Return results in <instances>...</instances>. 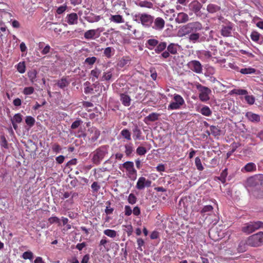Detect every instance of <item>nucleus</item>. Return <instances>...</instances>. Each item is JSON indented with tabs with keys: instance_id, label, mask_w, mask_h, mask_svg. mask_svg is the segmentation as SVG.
<instances>
[{
	"instance_id": "nucleus-1",
	"label": "nucleus",
	"mask_w": 263,
	"mask_h": 263,
	"mask_svg": "<svg viewBox=\"0 0 263 263\" xmlns=\"http://www.w3.org/2000/svg\"><path fill=\"white\" fill-rule=\"evenodd\" d=\"M108 145H102L97 148L92 152L90 157H91V162L96 165H99L101 161L108 154Z\"/></svg>"
},
{
	"instance_id": "nucleus-2",
	"label": "nucleus",
	"mask_w": 263,
	"mask_h": 263,
	"mask_svg": "<svg viewBox=\"0 0 263 263\" xmlns=\"http://www.w3.org/2000/svg\"><path fill=\"white\" fill-rule=\"evenodd\" d=\"M246 184L250 187H257V189L261 191V194H259V192L257 191L256 196L258 198L263 197V175L249 177L246 181Z\"/></svg>"
},
{
	"instance_id": "nucleus-3",
	"label": "nucleus",
	"mask_w": 263,
	"mask_h": 263,
	"mask_svg": "<svg viewBox=\"0 0 263 263\" xmlns=\"http://www.w3.org/2000/svg\"><path fill=\"white\" fill-rule=\"evenodd\" d=\"M201 23L199 22H193L187 23L180 29V32L182 35H185L190 33H196L202 29Z\"/></svg>"
},
{
	"instance_id": "nucleus-4",
	"label": "nucleus",
	"mask_w": 263,
	"mask_h": 263,
	"mask_svg": "<svg viewBox=\"0 0 263 263\" xmlns=\"http://www.w3.org/2000/svg\"><path fill=\"white\" fill-rule=\"evenodd\" d=\"M246 243L248 245L252 247H259L263 243V232L260 231L256 234L250 236Z\"/></svg>"
},
{
	"instance_id": "nucleus-5",
	"label": "nucleus",
	"mask_w": 263,
	"mask_h": 263,
	"mask_svg": "<svg viewBox=\"0 0 263 263\" xmlns=\"http://www.w3.org/2000/svg\"><path fill=\"white\" fill-rule=\"evenodd\" d=\"M260 228H263V222L252 221L244 224L241 228V231L243 233L249 234Z\"/></svg>"
},
{
	"instance_id": "nucleus-6",
	"label": "nucleus",
	"mask_w": 263,
	"mask_h": 263,
	"mask_svg": "<svg viewBox=\"0 0 263 263\" xmlns=\"http://www.w3.org/2000/svg\"><path fill=\"white\" fill-rule=\"evenodd\" d=\"M185 104V101L180 95L175 93L173 97V101L171 102L168 106V110H176L181 108Z\"/></svg>"
},
{
	"instance_id": "nucleus-7",
	"label": "nucleus",
	"mask_w": 263,
	"mask_h": 263,
	"mask_svg": "<svg viewBox=\"0 0 263 263\" xmlns=\"http://www.w3.org/2000/svg\"><path fill=\"white\" fill-rule=\"evenodd\" d=\"M136 17H138L141 24L145 27H149L154 22V16L147 13L136 14Z\"/></svg>"
},
{
	"instance_id": "nucleus-8",
	"label": "nucleus",
	"mask_w": 263,
	"mask_h": 263,
	"mask_svg": "<svg viewBox=\"0 0 263 263\" xmlns=\"http://www.w3.org/2000/svg\"><path fill=\"white\" fill-rule=\"evenodd\" d=\"M197 88L199 91V98L201 101L206 102L209 100V95L211 93L210 88L200 84L197 85Z\"/></svg>"
},
{
	"instance_id": "nucleus-9",
	"label": "nucleus",
	"mask_w": 263,
	"mask_h": 263,
	"mask_svg": "<svg viewBox=\"0 0 263 263\" xmlns=\"http://www.w3.org/2000/svg\"><path fill=\"white\" fill-rule=\"evenodd\" d=\"M103 30V28L88 30L84 33V36L86 40H92L98 38L100 36L101 33Z\"/></svg>"
},
{
	"instance_id": "nucleus-10",
	"label": "nucleus",
	"mask_w": 263,
	"mask_h": 263,
	"mask_svg": "<svg viewBox=\"0 0 263 263\" xmlns=\"http://www.w3.org/2000/svg\"><path fill=\"white\" fill-rule=\"evenodd\" d=\"M187 65L191 70L197 73H200L202 71V66L198 61H191L188 63Z\"/></svg>"
},
{
	"instance_id": "nucleus-11",
	"label": "nucleus",
	"mask_w": 263,
	"mask_h": 263,
	"mask_svg": "<svg viewBox=\"0 0 263 263\" xmlns=\"http://www.w3.org/2000/svg\"><path fill=\"white\" fill-rule=\"evenodd\" d=\"M152 181L149 180H147L144 177H140L137 182L136 188L138 190H143L145 187H148L151 186Z\"/></svg>"
},
{
	"instance_id": "nucleus-12",
	"label": "nucleus",
	"mask_w": 263,
	"mask_h": 263,
	"mask_svg": "<svg viewBox=\"0 0 263 263\" xmlns=\"http://www.w3.org/2000/svg\"><path fill=\"white\" fill-rule=\"evenodd\" d=\"M202 6L201 4L199 2L197 1H194L190 4L189 7L191 11L193 12L196 15H198V13L200 12Z\"/></svg>"
},
{
	"instance_id": "nucleus-13",
	"label": "nucleus",
	"mask_w": 263,
	"mask_h": 263,
	"mask_svg": "<svg viewBox=\"0 0 263 263\" xmlns=\"http://www.w3.org/2000/svg\"><path fill=\"white\" fill-rule=\"evenodd\" d=\"M154 25L153 28L157 30H161L164 27L165 21L162 18L158 17L155 20H154Z\"/></svg>"
},
{
	"instance_id": "nucleus-14",
	"label": "nucleus",
	"mask_w": 263,
	"mask_h": 263,
	"mask_svg": "<svg viewBox=\"0 0 263 263\" xmlns=\"http://www.w3.org/2000/svg\"><path fill=\"white\" fill-rule=\"evenodd\" d=\"M245 117L249 121L253 123H258L260 121V116L251 111L247 112Z\"/></svg>"
},
{
	"instance_id": "nucleus-15",
	"label": "nucleus",
	"mask_w": 263,
	"mask_h": 263,
	"mask_svg": "<svg viewBox=\"0 0 263 263\" xmlns=\"http://www.w3.org/2000/svg\"><path fill=\"white\" fill-rule=\"evenodd\" d=\"M88 132L90 134V137L92 141H96L100 136V132L96 127H91L88 128Z\"/></svg>"
},
{
	"instance_id": "nucleus-16",
	"label": "nucleus",
	"mask_w": 263,
	"mask_h": 263,
	"mask_svg": "<svg viewBox=\"0 0 263 263\" xmlns=\"http://www.w3.org/2000/svg\"><path fill=\"white\" fill-rule=\"evenodd\" d=\"M160 116V114L157 112H152L144 118V122L148 124L149 122H155L157 121Z\"/></svg>"
},
{
	"instance_id": "nucleus-17",
	"label": "nucleus",
	"mask_w": 263,
	"mask_h": 263,
	"mask_svg": "<svg viewBox=\"0 0 263 263\" xmlns=\"http://www.w3.org/2000/svg\"><path fill=\"white\" fill-rule=\"evenodd\" d=\"M232 29V24L222 26L221 30V35L224 37H229L231 36Z\"/></svg>"
},
{
	"instance_id": "nucleus-18",
	"label": "nucleus",
	"mask_w": 263,
	"mask_h": 263,
	"mask_svg": "<svg viewBox=\"0 0 263 263\" xmlns=\"http://www.w3.org/2000/svg\"><path fill=\"white\" fill-rule=\"evenodd\" d=\"M256 170V166L253 162H249L246 164L241 169V171L243 173L252 172Z\"/></svg>"
},
{
	"instance_id": "nucleus-19",
	"label": "nucleus",
	"mask_w": 263,
	"mask_h": 263,
	"mask_svg": "<svg viewBox=\"0 0 263 263\" xmlns=\"http://www.w3.org/2000/svg\"><path fill=\"white\" fill-rule=\"evenodd\" d=\"M67 22L69 25H74L78 23V16L76 13H71L67 15Z\"/></svg>"
},
{
	"instance_id": "nucleus-20",
	"label": "nucleus",
	"mask_w": 263,
	"mask_h": 263,
	"mask_svg": "<svg viewBox=\"0 0 263 263\" xmlns=\"http://www.w3.org/2000/svg\"><path fill=\"white\" fill-rule=\"evenodd\" d=\"M189 16L184 12L179 13L176 18V22L178 23H184L189 21Z\"/></svg>"
},
{
	"instance_id": "nucleus-21",
	"label": "nucleus",
	"mask_w": 263,
	"mask_h": 263,
	"mask_svg": "<svg viewBox=\"0 0 263 263\" xmlns=\"http://www.w3.org/2000/svg\"><path fill=\"white\" fill-rule=\"evenodd\" d=\"M120 97V101L124 106H129L130 105L131 99L128 95L125 93H121Z\"/></svg>"
},
{
	"instance_id": "nucleus-22",
	"label": "nucleus",
	"mask_w": 263,
	"mask_h": 263,
	"mask_svg": "<svg viewBox=\"0 0 263 263\" xmlns=\"http://www.w3.org/2000/svg\"><path fill=\"white\" fill-rule=\"evenodd\" d=\"M101 72V69L97 67H96L93 69L91 70L90 71L91 81L95 82L96 79H98Z\"/></svg>"
},
{
	"instance_id": "nucleus-23",
	"label": "nucleus",
	"mask_w": 263,
	"mask_h": 263,
	"mask_svg": "<svg viewBox=\"0 0 263 263\" xmlns=\"http://www.w3.org/2000/svg\"><path fill=\"white\" fill-rule=\"evenodd\" d=\"M57 84L60 88L64 89L69 84V81L66 77H63L58 81Z\"/></svg>"
},
{
	"instance_id": "nucleus-24",
	"label": "nucleus",
	"mask_w": 263,
	"mask_h": 263,
	"mask_svg": "<svg viewBox=\"0 0 263 263\" xmlns=\"http://www.w3.org/2000/svg\"><path fill=\"white\" fill-rule=\"evenodd\" d=\"M110 22H112L115 23H122L124 22V20L123 16L121 15H111L109 18Z\"/></svg>"
},
{
	"instance_id": "nucleus-25",
	"label": "nucleus",
	"mask_w": 263,
	"mask_h": 263,
	"mask_svg": "<svg viewBox=\"0 0 263 263\" xmlns=\"http://www.w3.org/2000/svg\"><path fill=\"white\" fill-rule=\"evenodd\" d=\"M206 10L209 13H214L219 11L220 7L217 5L210 4L207 6Z\"/></svg>"
},
{
	"instance_id": "nucleus-26",
	"label": "nucleus",
	"mask_w": 263,
	"mask_h": 263,
	"mask_svg": "<svg viewBox=\"0 0 263 263\" xmlns=\"http://www.w3.org/2000/svg\"><path fill=\"white\" fill-rule=\"evenodd\" d=\"M167 47V43L165 42H158L156 48L155 49V51L157 53H160L163 52Z\"/></svg>"
},
{
	"instance_id": "nucleus-27",
	"label": "nucleus",
	"mask_w": 263,
	"mask_h": 263,
	"mask_svg": "<svg viewBox=\"0 0 263 263\" xmlns=\"http://www.w3.org/2000/svg\"><path fill=\"white\" fill-rule=\"evenodd\" d=\"M178 45L175 43H171L167 46V50L172 54H176L178 52Z\"/></svg>"
},
{
	"instance_id": "nucleus-28",
	"label": "nucleus",
	"mask_w": 263,
	"mask_h": 263,
	"mask_svg": "<svg viewBox=\"0 0 263 263\" xmlns=\"http://www.w3.org/2000/svg\"><path fill=\"white\" fill-rule=\"evenodd\" d=\"M200 38V34L199 33H190L188 39L190 42L193 43H196L197 42H199V40Z\"/></svg>"
},
{
	"instance_id": "nucleus-29",
	"label": "nucleus",
	"mask_w": 263,
	"mask_h": 263,
	"mask_svg": "<svg viewBox=\"0 0 263 263\" xmlns=\"http://www.w3.org/2000/svg\"><path fill=\"white\" fill-rule=\"evenodd\" d=\"M133 132L134 134V138L135 140H140L141 139V135L142 132L140 129L138 127V126L136 125L135 128L133 129Z\"/></svg>"
},
{
	"instance_id": "nucleus-30",
	"label": "nucleus",
	"mask_w": 263,
	"mask_h": 263,
	"mask_svg": "<svg viewBox=\"0 0 263 263\" xmlns=\"http://www.w3.org/2000/svg\"><path fill=\"white\" fill-rule=\"evenodd\" d=\"M112 77V70L110 69L108 71L103 72V76L101 78V81H109L111 79Z\"/></svg>"
},
{
	"instance_id": "nucleus-31",
	"label": "nucleus",
	"mask_w": 263,
	"mask_h": 263,
	"mask_svg": "<svg viewBox=\"0 0 263 263\" xmlns=\"http://www.w3.org/2000/svg\"><path fill=\"white\" fill-rule=\"evenodd\" d=\"M159 41L156 39H149L147 41L146 45L147 47L150 49L152 50L155 47L157 46L158 44Z\"/></svg>"
},
{
	"instance_id": "nucleus-32",
	"label": "nucleus",
	"mask_w": 263,
	"mask_h": 263,
	"mask_svg": "<svg viewBox=\"0 0 263 263\" xmlns=\"http://www.w3.org/2000/svg\"><path fill=\"white\" fill-rule=\"evenodd\" d=\"M114 51L115 50L112 47H108L104 49L103 54L105 57L109 59L114 54Z\"/></svg>"
},
{
	"instance_id": "nucleus-33",
	"label": "nucleus",
	"mask_w": 263,
	"mask_h": 263,
	"mask_svg": "<svg viewBox=\"0 0 263 263\" xmlns=\"http://www.w3.org/2000/svg\"><path fill=\"white\" fill-rule=\"evenodd\" d=\"M210 127L211 134L213 136L218 137L220 135L221 130L217 126L211 125Z\"/></svg>"
},
{
	"instance_id": "nucleus-34",
	"label": "nucleus",
	"mask_w": 263,
	"mask_h": 263,
	"mask_svg": "<svg viewBox=\"0 0 263 263\" xmlns=\"http://www.w3.org/2000/svg\"><path fill=\"white\" fill-rule=\"evenodd\" d=\"M230 95L235 94L237 95H246L248 94L247 90L242 89H233L229 93Z\"/></svg>"
},
{
	"instance_id": "nucleus-35",
	"label": "nucleus",
	"mask_w": 263,
	"mask_h": 263,
	"mask_svg": "<svg viewBox=\"0 0 263 263\" xmlns=\"http://www.w3.org/2000/svg\"><path fill=\"white\" fill-rule=\"evenodd\" d=\"M121 135L127 140H130L131 138V133L127 128H124L121 130L120 133Z\"/></svg>"
},
{
	"instance_id": "nucleus-36",
	"label": "nucleus",
	"mask_w": 263,
	"mask_h": 263,
	"mask_svg": "<svg viewBox=\"0 0 263 263\" xmlns=\"http://www.w3.org/2000/svg\"><path fill=\"white\" fill-rule=\"evenodd\" d=\"M61 195H60V197L61 199L62 200H64L65 199L68 198L71 195V197L69 199V201H70L71 203L73 202V198L74 197V194L72 195V192L69 193L68 192H65L64 193H61Z\"/></svg>"
},
{
	"instance_id": "nucleus-37",
	"label": "nucleus",
	"mask_w": 263,
	"mask_h": 263,
	"mask_svg": "<svg viewBox=\"0 0 263 263\" xmlns=\"http://www.w3.org/2000/svg\"><path fill=\"white\" fill-rule=\"evenodd\" d=\"M125 147V153L127 156H129L131 155L133 152V145L132 143L126 144L124 146Z\"/></svg>"
},
{
	"instance_id": "nucleus-38",
	"label": "nucleus",
	"mask_w": 263,
	"mask_h": 263,
	"mask_svg": "<svg viewBox=\"0 0 263 263\" xmlns=\"http://www.w3.org/2000/svg\"><path fill=\"white\" fill-rule=\"evenodd\" d=\"M25 122L29 127H32L34 125L35 120L32 117L28 116L26 117Z\"/></svg>"
},
{
	"instance_id": "nucleus-39",
	"label": "nucleus",
	"mask_w": 263,
	"mask_h": 263,
	"mask_svg": "<svg viewBox=\"0 0 263 263\" xmlns=\"http://www.w3.org/2000/svg\"><path fill=\"white\" fill-rule=\"evenodd\" d=\"M255 72L256 69L251 67L242 68L240 70V72L243 74L254 73Z\"/></svg>"
},
{
	"instance_id": "nucleus-40",
	"label": "nucleus",
	"mask_w": 263,
	"mask_h": 263,
	"mask_svg": "<svg viewBox=\"0 0 263 263\" xmlns=\"http://www.w3.org/2000/svg\"><path fill=\"white\" fill-rule=\"evenodd\" d=\"M200 113L205 116L209 117L211 115L212 111L208 106H204L201 108Z\"/></svg>"
},
{
	"instance_id": "nucleus-41",
	"label": "nucleus",
	"mask_w": 263,
	"mask_h": 263,
	"mask_svg": "<svg viewBox=\"0 0 263 263\" xmlns=\"http://www.w3.org/2000/svg\"><path fill=\"white\" fill-rule=\"evenodd\" d=\"M103 232L105 235L111 238L116 237L117 234L115 230L111 229L105 230Z\"/></svg>"
},
{
	"instance_id": "nucleus-42",
	"label": "nucleus",
	"mask_w": 263,
	"mask_h": 263,
	"mask_svg": "<svg viewBox=\"0 0 263 263\" xmlns=\"http://www.w3.org/2000/svg\"><path fill=\"white\" fill-rule=\"evenodd\" d=\"M228 175V169L225 168L221 173L218 179L221 181L222 183H224L226 181V178Z\"/></svg>"
},
{
	"instance_id": "nucleus-43",
	"label": "nucleus",
	"mask_w": 263,
	"mask_h": 263,
	"mask_svg": "<svg viewBox=\"0 0 263 263\" xmlns=\"http://www.w3.org/2000/svg\"><path fill=\"white\" fill-rule=\"evenodd\" d=\"M195 165L197 167V169L199 171H202L203 170L204 167L202 166L201 160L199 157H197L195 159Z\"/></svg>"
},
{
	"instance_id": "nucleus-44",
	"label": "nucleus",
	"mask_w": 263,
	"mask_h": 263,
	"mask_svg": "<svg viewBox=\"0 0 263 263\" xmlns=\"http://www.w3.org/2000/svg\"><path fill=\"white\" fill-rule=\"evenodd\" d=\"M247 245H248L246 242L241 241L238 245L237 248V251L239 252H244L247 250Z\"/></svg>"
},
{
	"instance_id": "nucleus-45",
	"label": "nucleus",
	"mask_w": 263,
	"mask_h": 263,
	"mask_svg": "<svg viewBox=\"0 0 263 263\" xmlns=\"http://www.w3.org/2000/svg\"><path fill=\"white\" fill-rule=\"evenodd\" d=\"M138 6L141 7H145L147 8H153V4L152 3L148 1H142L139 2Z\"/></svg>"
},
{
	"instance_id": "nucleus-46",
	"label": "nucleus",
	"mask_w": 263,
	"mask_h": 263,
	"mask_svg": "<svg viewBox=\"0 0 263 263\" xmlns=\"http://www.w3.org/2000/svg\"><path fill=\"white\" fill-rule=\"evenodd\" d=\"M106 206L105 210V212L107 215H110L112 214L114 209L110 207L111 202L110 201H107L106 202Z\"/></svg>"
},
{
	"instance_id": "nucleus-47",
	"label": "nucleus",
	"mask_w": 263,
	"mask_h": 263,
	"mask_svg": "<svg viewBox=\"0 0 263 263\" xmlns=\"http://www.w3.org/2000/svg\"><path fill=\"white\" fill-rule=\"evenodd\" d=\"M122 167L127 172L134 167V163L132 161H126L122 164Z\"/></svg>"
},
{
	"instance_id": "nucleus-48",
	"label": "nucleus",
	"mask_w": 263,
	"mask_h": 263,
	"mask_svg": "<svg viewBox=\"0 0 263 263\" xmlns=\"http://www.w3.org/2000/svg\"><path fill=\"white\" fill-rule=\"evenodd\" d=\"M33 257V254L30 251L25 252L22 255V258L24 259L32 260Z\"/></svg>"
},
{
	"instance_id": "nucleus-49",
	"label": "nucleus",
	"mask_w": 263,
	"mask_h": 263,
	"mask_svg": "<svg viewBox=\"0 0 263 263\" xmlns=\"http://www.w3.org/2000/svg\"><path fill=\"white\" fill-rule=\"evenodd\" d=\"M34 91V89L33 87H26L24 88L23 93L25 95H30L32 94Z\"/></svg>"
},
{
	"instance_id": "nucleus-50",
	"label": "nucleus",
	"mask_w": 263,
	"mask_h": 263,
	"mask_svg": "<svg viewBox=\"0 0 263 263\" xmlns=\"http://www.w3.org/2000/svg\"><path fill=\"white\" fill-rule=\"evenodd\" d=\"M22 121V116L20 113L16 114L14 116L12 119H11V122H16L17 123H20Z\"/></svg>"
},
{
	"instance_id": "nucleus-51",
	"label": "nucleus",
	"mask_w": 263,
	"mask_h": 263,
	"mask_svg": "<svg viewBox=\"0 0 263 263\" xmlns=\"http://www.w3.org/2000/svg\"><path fill=\"white\" fill-rule=\"evenodd\" d=\"M83 123V121L80 119H77L75 121H74L71 125V128L72 129H75L77 128L79 126H80Z\"/></svg>"
},
{
	"instance_id": "nucleus-52",
	"label": "nucleus",
	"mask_w": 263,
	"mask_h": 263,
	"mask_svg": "<svg viewBox=\"0 0 263 263\" xmlns=\"http://www.w3.org/2000/svg\"><path fill=\"white\" fill-rule=\"evenodd\" d=\"M213 210V206L211 205H204L202 209L201 210L200 213L201 214H205L206 213L212 212Z\"/></svg>"
},
{
	"instance_id": "nucleus-53",
	"label": "nucleus",
	"mask_w": 263,
	"mask_h": 263,
	"mask_svg": "<svg viewBox=\"0 0 263 263\" xmlns=\"http://www.w3.org/2000/svg\"><path fill=\"white\" fill-rule=\"evenodd\" d=\"M130 62V59L128 57H123L119 62V66L120 67H124L125 65H127Z\"/></svg>"
},
{
	"instance_id": "nucleus-54",
	"label": "nucleus",
	"mask_w": 263,
	"mask_h": 263,
	"mask_svg": "<svg viewBox=\"0 0 263 263\" xmlns=\"http://www.w3.org/2000/svg\"><path fill=\"white\" fill-rule=\"evenodd\" d=\"M17 70L21 73H23L25 72L26 67L24 62H20L17 64Z\"/></svg>"
},
{
	"instance_id": "nucleus-55",
	"label": "nucleus",
	"mask_w": 263,
	"mask_h": 263,
	"mask_svg": "<svg viewBox=\"0 0 263 263\" xmlns=\"http://www.w3.org/2000/svg\"><path fill=\"white\" fill-rule=\"evenodd\" d=\"M127 200L130 204H134L137 202V197L134 194L130 193L128 197Z\"/></svg>"
},
{
	"instance_id": "nucleus-56",
	"label": "nucleus",
	"mask_w": 263,
	"mask_h": 263,
	"mask_svg": "<svg viewBox=\"0 0 263 263\" xmlns=\"http://www.w3.org/2000/svg\"><path fill=\"white\" fill-rule=\"evenodd\" d=\"M250 36L252 41L257 42L259 40L260 34L257 31H253Z\"/></svg>"
},
{
	"instance_id": "nucleus-57",
	"label": "nucleus",
	"mask_w": 263,
	"mask_h": 263,
	"mask_svg": "<svg viewBox=\"0 0 263 263\" xmlns=\"http://www.w3.org/2000/svg\"><path fill=\"white\" fill-rule=\"evenodd\" d=\"M245 100L249 105H253L255 102V98L253 96L246 95Z\"/></svg>"
},
{
	"instance_id": "nucleus-58",
	"label": "nucleus",
	"mask_w": 263,
	"mask_h": 263,
	"mask_svg": "<svg viewBox=\"0 0 263 263\" xmlns=\"http://www.w3.org/2000/svg\"><path fill=\"white\" fill-rule=\"evenodd\" d=\"M146 149L144 147L139 146L136 149V153L140 156L144 155L146 153Z\"/></svg>"
},
{
	"instance_id": "nucleus-59",
	"label": "nucleus",
	"mask_w": 263,
	"mask_h": 263,
	"mask_svg": "<svg viewBox=\"0 0 263 263\" xmlns=\"http://www.w3.org/2000/svg\"><path fill=\"white\" fill-rule=\"evenodd\" d=\"M97 61V58L95 57H89L87 58L85 60V63L90 65H93Z\"/></svg>"
},
{
	"instance_id": "nucleus-60",
	"label": "nucleus",
	"mask_w": 263,
	"mask_h": 263,
	"mask_svg": "<svg viewBox=\"0 0 263 263\" xmlns=\"http://www.w3.org/2000/svg\"><path fill=\"white\" fill-rule=\"evenodd\" d=\"M93 193H97L100 189V186L97 182H93L91 185Z\"/></svg>"
},
{
	"instance_id": "nucleus-61",
	"label": "nucleus",
	"mask_w": 263,
	"mask_h": 263,
	"mask_svg": "<svg viewBox=\"0 0 263 263\" xmlns=\"http://www.w3.org/2000/svg\"><path fill=\"white\" fill-rule=\"evenodd\" d=\"M124 214L126 216H129L132 214V210L129 205H125L124 208Z\"/></svg>"
},
{
	"instance_id": "nucleus-62",
	"label": "nucleus",
	"mask_w": 263,
	"mask_h": 263,
	"mask_svg": "<svg viewBox=\"0 0 263 263\" xmlns=\"http://www.w3.org/2000/svg\"><path fill=\"white\" fill-rule=\"evenodd\" d=\"M48 221L50 224H53L54 223H60V219L56 216H53L49 218Z\"/></svg>"
},
{
	"instance_id": "nucleus-63",
	"label": "nucleus",
	"mask_w": 263,
	"mask_h": 263,
	"mask_svg": "<svg viewBox=\"0 0 263 263\" xmlns=\"http://www.w3.org/2000/svg\"><path fill=\"white\" fill-rule=\"evenodd\" d=\"M67 7L66 5L61 6L57 9V13L58 14H62L67 9Z\"/></svg>"
},
{
	"instance_id": "nucleus-64",
	"label": "nucleus",
	"mask_w": 263,
	"mask_h": 263,
	"mask_svg": "<svg viewBox=\"0 0 263 263\" xmlns=\"http://www.w3.org/2000/svg\"><path fill=\"white\" fill-rule=\"evenodd\" d=\"M1 145L4 148H8L7 141L4 136L1 137Z\"/></svg>"
}]
</instances>
